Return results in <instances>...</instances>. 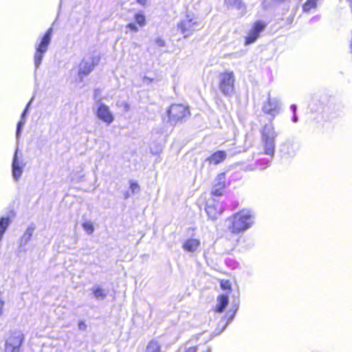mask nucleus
Wrapping results in <instances>:
<instances>
[{
	"instance_id": "nucleus-45",
	"label": "nucleus",
	"mask_w": 352,
	"mask_h": 352,
	"mask_svg": "<svg viewBox=\"0 0 352 352\" xmlns=\"http://www.w3.org/2000/svg\"><path fill=\"white\" fill-rule=\"evenodd\" d=\"M351 3H352V0H348Z\"/></svg>"
},
{
	"instance_id": "nucleus-39",
	"label": "nucleus",
	"mask_w": 352,
	"mask_h": 352,
	"mask_svg": "<svg viewBox=\"0 0 352 352\" xmlns=\"http://www.w3.org/2000/svg\"><path fill=\"white\" fill-rule=\"evenodd\" d=\"M290 109H291L292 111L293 112V114L296 113L297 107L296 104H292L290 106Z\"/></svg>"
},
{
	"instance_id": "nucleus-9",
	"label": "nucleus",
	"mask_w": 352,
	"mask_h": 352,
	"mask_svg": "<svg viewBox=\"0 0 352 352\" xmlns=\"http://www.w3.org/2000/svg\"><path fill=\"white\" fill-rule=\"evenodd\" d=\"M100 58L97 56H90L82 59L79 65L78 76L80 78L89 74L98 64Z\"/></svg>"
},
{
	"instance_id": "nucleus-37",
	"label": "nucleus",
	"mask_w": 352,
	"mask_h": 352,
	"mask_svg": "<svg viewBox=\"0 0 352 352\" xmlns=\"http://www.w3.org/2000/svg\"><path fill=\"white\" fill-rule=\"evenodd\" d=\"M4 304H5V302L3 299L2 294L0 292V316L3 314V308Z\"/></svg>"
},
{
	"instance_id": "nucleus-23",
	"label": "nucleus",
	"mask_w": 352,
	"mask_h": 352,
	"mask_svg": "<svg viewBox=\"0 0 352 352\" xmlns=\"http://www.w3.org/2000/svg\"><path fill=\"white\" fill-rule=\"evenodd\" d=\"M225 3L228 6L236 8L242 14L245 12V6L242 0H225Z\"/></svg>"
},
{
	"instance_id": "nucleus-30",
	"label": "nucleus",
	"mask_w": 352,
	"mask_h": 352,
	"mask_svg": "<svg viewBox=\"0 0 352 352\" xmlns=\"http://www.w3.org/2000/svg\"><path fill=\"white\" fill-rule=\"evenodd\" d=\"M285 0H263V6L267 8L279 4Z\"/></svg>"
},
{
	"instance_id": "nucleus-44",
	"label": "nucleus",
	"mask_w": 352,
	"mask_h": 352,
	"mask_svg": "<svg viewBox=\"0 0 352 352\" xmlns=\"http://www.w3.org/2000/svg\"><path fill=\"white\" fill-rule=\"evenodd\" d=\"M125 108H126V111H128V110H129V105H128V104H126Z\"/></svg>"
},
{
	"instance_id": "nucleus-19",
	"label": "nucleus",
	"mask_w": 352,
	"mask_h": 352,
	"mask_svg": "<svg viewBox=\"0 0 352 352\" xmlns=\"http://www.w3.org/2000/svg\"><path fill=\"white\" fill-rule=\"evenodd\" d=\"M200 245V241L197 239H188L183 244V249L189 252H195Z\"/></svg>"
},
{
	"instance_id": "nucleus-12",
	"label": "nucleus",
	"mask_w": 352,
	"mask_h": 352,
	"mask_svg": "<svg viewBox=\"0 0 352 352\" xmlns=\"http://www.w3.org/2000/svg\"><path fill=\"white\" fill-rule=\"evenodd\" d=\"M205 210L210 219L216 220L222 214L224 207L221 203L212 199L208 201Z\"/></svg>"
},
{
	"instance_id": "nucleus-20",
	"label": "nucleus",
	"mask_w": 352,
	"mask_h": 352,
	"mask_svg": "<svg viewBox=\"0 0 352 352\" xmlns=\"http://www.w3.org/2000/svg\"><path fill=\"white\" fill-rule=\"evenodd\" d=\"M91 291L96 299L98 300H104L107 296V292L98 285L93 286Z\"/></svg>"
},
{
	"instance_id": "nucleus-4",
	"label": "nucleus",
	"mask_w": 352,
	"mask_h": 352,
	"mask_svg": "<svg viewBox=\"0 0 352 352\" xmlns=\"http://www.w3.org/2000/svg\"><path fill=\"white\" fill-rule=\"evenodd\" d=\"M52 32V28H49L45 34L42 36L39 43H36L35 45L36 52L34 55V63L36 69H37L41 65L44 54L47 52L49 45L50 44Z\"/></svg>"
},
{
	"instance_id": "nucleus-22",
	"label": "nucleus",
	"mask_w": 352,
	"mask_h": 352,
	"mask_svg": "<svg viewBox=\"0 0 352 352\" xmlns=\"http://www.w3.org/2000/svg\"><path fill=\"white\" fill-rule=\"evenodd\" d=\"M11 223L10 217H2L0 218V243L2 241L4 233Z\"/></svg>"
},
{
	"instance_id": "nucleus-18",
	"label": "nucleus",
	"mask_w": 352,
	"mask_h": 352,
	"mask_svg": "<svg viewBox=\"0 0 352 352\" xmlns=\"http://www.w3.org/2000/svg\"><path fill=\"white\" fill-rule=\"evenodd\" d=\"M226 158V153L223 151H218L207 157L205 160L206 162H208L210 164L217 165L222 162Z\"/></svg>"
},
{
	"instance_id": "nucleus-38",
	"label": "nucleus",
	"mask_w": 352,
	"mask_h": 352,
	"mask_svg": "<svg viewBox=\"0 0 352 352\" xmlns=\"http://www.w3.org/2000/svg\"><path fill=\"white\" fill-rule=\"evenodd\" d=\"M78 326V329L82 331H85L87 329L86 324L82 321L79 322Z\"/></svg>"
},
{
	"instance_id": "nucleus-41",
	"label": "nucleus",
	"mask_w": 352,
	"mask_h": 352,
	"mask_svg": "<svg viewBox=\"0 0 352 352\" xmlns=\"http://www.w3.org/2000/svg\"><path fill=\"white\" fill-rule=\"evenodd\" d=\"M292 120V122L294 123L298 122V116H297L296 113L293 114Z\"/></svg>"
},
{
	"instance_id": "nucleus-29",
	"label": "nucleus",
	"mask_w": 352,
	"mask_h": 352,
	"mask_svg": "<svg viewBox=\"0 0 352 352\" xmlns=\"http://www.w3.org/2000/svg\"><path fill=\"white\" fill-rule=\"evenodd\" d=\"M25 120H20V121L17 124L16 131V139L17 143L19 142V140L21 136V133L22 129H23V126L25 125Z\"/></svg>"
},
{
	"instance_id": "nucleus-27",
	"label": "nucleus",
	"mask_w": 352,
	"mask_h": 352,
	"mask_svg": "<svg viewBox=\"0 0 352 352\" xmlns=\"http://www.w3.org/2000/svg\"><path fill=\"white\" fill-rule=\"evenodd\" d=\"M255 164H256V167L254 168V169L256 168V169L263 170V169L266 168L267 166H269L270 160L266 158H262V159L258 160L256 162ZM251 170H253V168H252Z\"/></svg>"
},
{
	"instance_id": "nucleus-8",
	"label": "nucleus",
	"mask_w": 352,
	"mask_h": 352,
	"mask_svg": "<svg viewBox=\"0 0 352 352\" xmlns=\"http://www.w3.org/2000/svg\"><path fill=\"white\" fill-rule=\"evenodd\" d=\"M267 26V23L263 21H255L245 36V45H248L256 41L260 37L261 33L264 31Z\"/></svg>"
},
{
	"instance_id": "nucleus-21",
	"label": "nucleus",
	"mask_w": 352,
	"mask_h": 352,
	"mask_svg": "<svg viewBox=\"0 0 352 352\" xmlns=\"http://www.w3.org/2000/svg\"><path fill=\"white\" fill-rule=\"evenodd\" d=\"M228 297L226 295L221 294L217 298V305L216 306V311L221 313L228 304Z\"/></svg>"
},
{
	"instance_id": "nucleus-13",
	"label": "nucleus",
	"mask_w": 352,
	"mask_h": 352,
	"mask_svg": "<svg viewBox=\"0 0 352 352\" xmlns=\"http://www.w3.org/2000/svg\"><path fill=\"white\" fill-rule=\"evenodd\" d=\"M19 148L16 147L12 162V175L14 181L17 182L21 178L23 168L25 166V164L23 162L22 159H19Z\"/></svg>"
},
{
	"instance_id": "nucleus-43",
	"label": "nucleus",
	"mask_w": 352,
	"mask_h": 352,
	"mask_svg": "<svg viewBox=\"0 0 352 352\" xmlns=\"http://www.w3.org/2000/svg\"><path fill=\"white\" fill-rule=\"evenodd\" d=\"M131 196V195L129 194V192L127 191V192H125L124 193V198L125 199H128L129 197Z\"/></svg>"
},
{
	"instance_id": "nucleus-35",
	"label": "nucleus",
	"mask_w": 352,
	"mask_h": 352,
	"mask_svg": "<svg viewBox=\"0 0 352 352\" xmlns=\"http://www.w3.org/2000/svg\"><path fill=\"white\" fill-rule=\"evenodd\" d=\"M155 43L159 47H164L166 44L165 41L160 37L155 38Z\"/></svg>"
},
{
	"instance_id": "nucleus-1",
	"label": "nucleus",
	"mask_w": 352,
	"mask_h": 352,
	"mask_svg": "<svg viewBox=\"0 0 352 352\" xmlns=\"http://www.w3.org/2000/svg\"><path fill=\"white\" fill-rule=\"evenodd\" d=\"M228 230L233 234L243 233L254 224V212L248 209H242L226 219Z\"/></svg>"
},
{
	"instance_id": "nucleus-7",
	"label": "nucleus",
	"mask_w": 352,
	"mask_h": 352,
	"mask_svg": "<svg viewBox=\"0 0 352 352\" xmlns=\"http://www.w3.org/2000/svg\"><path fill=\"white\" fill-rule=\"evenodd\" d=\"M177 28L184 34V38H187L195 30L200 28V24L194 19L190 18L189 15H187L184 19L177 23Z\"/></svg>"
},
{
	"instance_id": "nucleus-28",
	"label": "nucleus",
	"mask_w": 352,
	"mask_h": 352,
	"mask_svg": "<svg viewBox=\"0 0 352 352\" xmlns=\"http://www.w3.org/2000/svg\"><path fill=\"white\" fill-rule=\"evenodd\" d=\"M236 309L237 308H236L235 310H234L232 312L230 311L229 312L227 313V315H229L227 322L225 324H223V328L221 329V331L215 333V336L220 334L226 329L228 324L232 320L236 314Z\"/></svg>"
},
{
	"instance_id": "nucleus-10",
	"label": "nucleus",
	"mask_w": 352,
	"mask_h": 352,
	"mask_svg": "<svg viewBox=\"0 0 352 352\" xmlns=\"http://www.w3.org/2000/svg\"><path fill=\"white\" fill-rule=\"evenodd\" d=\"M282 103L278 98H270L269 96L267 100L263 104L262 111L263 113L272 116L271 120L272 121L273 118L280 113Z\"/></svg>"
},
{
	"instance_id": "nucleus-40",
	"label": "nucleus",
	"mask_w": 352,
	"mask_h": 352,
	"mask_svg": "<svg viewBox=\"0 0 352 352\" xmlns=\"http://www.w3.org/2000/svg\"><path fill=\"white\" fill-rule=\"evenodd\" d=\"M152 81V79H151L150 78L148 77H146V76H144V78H143V82L144 83H147L148 84L149 82H151Z\"/></svg>"
},
{
	"instance_id": "nucleus-26",
	"label": "nucleus",
	"mask_w": 352,
	"mask_h": 352,
	"mask_svg": "<svg viewBox=\"0 0 352 352\" xmlns=\"http://www.w3.org/2000/svg\"><path fill=\"white\" fill-rule=\"evenodd\" d=\"M145 352H160V344L156 341H151L146 346Z\"/></svg>"
},
{
	"instance_id": "nucleus-25",
	"label": "nucleus",
	"mask_w": 352,
	"mask_h": 352,
	"mask_svg": "<svg viewBox=\"0 0 352 352\" xmlns=\"http://www.w3.org/2000/svg\"><path fill=\"white\" fill-rule=\"evenodd\" d=\"M318 1L319 0H307L302 6L303 12L309 13L312 10H315Z\"/></svg>"
},
{
	"instance_id": "nucleus-3",
	"label": "nucleus",
	"mask_w": 352,
	"mask_h": 352,
	"mask_svg": "<svg viewBox=\"0 0 352 352\" xmlns=\"http://www.w3.org/2000/svg\"><path fill=\"white\" fill-rule=\"evenodd\" d=\"M212 338V335H206V332L195 336L186 344L185 352H210V348L206 344Z\"/></svg>"
},
{
	"instance_id": "nucleus-36",
	"label": "nucleus",
	"mask_w": 352,
	"mask_h": 352,
	"mask_svg": "<svg viewBox=\"0 0 352 352\" xmlns=\"http://www.w3.org/2000/svg\"><path fill=\"white\" fill-rule=\"evenodd\" d=\"M126 28H129V30H131V31H133L135 32H137L139 30L137 25L133 23H130L127 24Z\"/></svg>"
},
{
	"instance_id": "nucleus-34",
	"label": "nucleus",
	"mask_w": 352,
	"mask_h": 352,
	"mask_svg": "<svg viewBox=\"0 0 352 352\" xmlns=\"http://www.w3.org/2000/svg\"><path fill=\"white\" fill-rule=\"evenodd\" d=\"M32 99L26 105V107L25 108L24 111H23L22 114H21V120H25V116H26V113H27V112L28 111L30 105V104L32 102Z\"/></svg>"
},
{
	"instance_id": "nucleus-16",
	"label": "nucleus",
	"mask_w": 352,
	"mask_h": 352,
	"mask_svg": "<svg viewBox=\"0 0 352 352\" xmlns=\"http://www.w3.org/2000/svg\"><path fill=\"white\" fill-rule=\"evenodd\" d=\"M96 113L97 117L108 125L113 121V116L109 107L102 103L98 104Z\"/></svg>"
},
{
	"instance_id": "nucleus-31",
	"label": "nucleus",
	"mask_w": 352,
	"mask_h": 352,
	"mask_svg": "<svg viewBox=\"0 0 352 352\" xmlns=\"http://www.w3.org/2000/svg\"><path fill=\"white\" fill-rule=\"evenodd\" d=\"M135 22L141 27L144 26L146 23L145 16L142 13H138L135 15Z\"/></svg>"
},
{
	"instance_id": "nucleus-24",
	"label": "nucleus",
	"mask_w": 352,
	"mask_h": 352,
	"mask_svg": "<svg viewBox=\"0 0 352 352\" xmlns=\"http://www.w3.org/2000/svg\"><path fill=\"white\" fill-rule=\"evenodd\" d=\"M84 168L80 166H79L75 172H73L71 174V181L75 183H79L82 181L85 175L83 174Z\"/></svg>"
},
{
	"instance_id": "nucleus-42",
	"label": "nucleus",
	"mask_w": 352,
	"mask_h": 352,
	"mask_svg": "<svg viewBox=\"0 0 352 352\" xmlns=\"http://www.w3.org/2000/svg\"><path fill=\"white\" fill-rule=\"evenodd\" d=\"M137 2L141 5H145L146 3V0H137Z\"/></svg>"
},
{
	"instance_id": "nucleus-15",
	"label": "nucleus",
	"mask_w": 352,
	"mask_h": 352,
	"mask_svg": "<svg viewBox=\"0 0 352 352\" xmlns=\"http://www.w3.org/2000/svg\"><path fill=\"white\" fill-rule=\"evenodd\" d=\"M226 187V174L221 173L219 174L214 181L211 194L214 197L222 196Z\"/></svg>"
},
{
	"instance_id": "nucleus-33",
	"label": "nucleus",
	"mask_w": 352,
	"mask_h": 352,
	"mask_svg": "<svg viewBox=\"0 0 352 352\" xmlns=\"http://www.w3.org/2000/svg\"><path fill=\"white\" fill-rule=\"evenodd\" d=\"M83 229L86 231V232L89 234H91L94 231V226L90 222H85L82 224Z\"/></svg>"
},
{
	"instance_id": "nucleus-17",
	"label": "nucleus",
	"mask_w": 352,
	"mask_h": 352,
	"mask_svg": "<svg viewBox=\"0 0 352 352\" xmlns=\"http://www.w3.org/2000/svg\"><path fill=\"white\" fill-rule=\"evenodd\" d=\"M34 231L33 226H29L19 240V249L20 252H26L25 245L31 240Z\"/></svg>"
},
{
	"instance_id": "nucleus-5",
	"label": "nucleus",
	"mask_w": 352,
	"mask_h": 352,
	"mask_svg": "<svg viewBox=\"0 0 352 352\" xmlns=\"http://www.w3.org/2000/svg\"><path fill=\"white\" fill-rule=\"evenodd\" d=\"M167 114L170 124L184 122L190 116L188 107L182 104H172L167 111Z\"/></svg>"
},
{
	"instance_id": "nucleus-6",
	"label": "nucleus",
	"mask_w": 352,
	"mask_h": 352,
	"mask_svg": "<svg viewBox=\"0 0 352 352\" xmlns=\"http://www.w3.org/2000/svg\"><path fill=\"white\" fill-rule=\"evenodd\" d=\"M219 89L222 94L226 96H230L234 91L235 78L234 73L224 72L219 76Z\"/></svg>"
},
{
	"instance_id": "nucleus-14",
	"label": "nucleus",
	"mask_w": 352,
	"mask_h": 352,
	"mask_svg": "<svg viewBox=\"0 0 352 352\" xmlns=\"http://www.w3.org/2000/svg\"><path fill=\"white\" fill-rule=\"evenodd\" d=\"M298 150V145L294 142L287 140L280 144L279 152L282 159L289 160L293 158Z\"/></svg>"
},
{
	"instance_id": "nucleus-32",
	"label": "nucleus",
	"mask_w": 352,
	"mask_h": 352,
	"mask_svg": "<svg viewBox=\"0 0 352 352\" xmlns=\"http://www.w3.org/2000/svg\"><path fill=\"white\" fill-rule=\"evenodd\" d=\"M130 189L132 194H137L140 192V187L137 182L131 180L130 181Z\"/></svg>"
},
{
	"instance_id": "nucleus-11",
	"label": "nucleus",
	"mask_w": 352,
	"mask_h": 352,
	"mask_svg": "<svg viewBox=\"0 0 352 352\" xmlns=\"http://www.w3.org/2000/svg\"><path fill=\"white\" fill-rule=\"evenodd\" d=\"M23 340V334L20 332L14 331L12 333L6 341L5 352H19Z\"/></svg>"
},
{
	"instance_id": "nucleus-2",
	"label": "nucleus",
	"mask_w": 352,
	"mask_h": 352,
	"mask_svg": "<svg viewBox=\"0 0 352 352\" xmlns=\"http://www.w3.org/2000/svg\"><path fill=\"white\" fill-rule=\"evenodd\" d=\"M261 142L263 149V153L264 154L272 157L274 155L276 138L278 136V133L275 131L272 120L262 126L261 129Z\"/></svg>"
}]
</instances>
